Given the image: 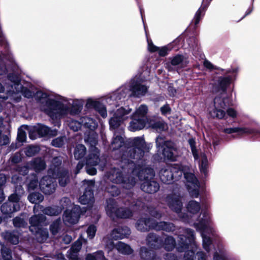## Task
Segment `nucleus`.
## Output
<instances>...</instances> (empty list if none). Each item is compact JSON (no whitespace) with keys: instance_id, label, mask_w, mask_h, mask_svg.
<instances>
[{"instance_id":"32","label":"nucleus","mask_w":260,"mask_h":260,"mask_svg":"<svg viewBox=\"0 0 260 260\" xmlns=\"http://www.w3.org/2000/svg\"><path fill=\"white\" fill-rule=\"evenodd\" d=\"M29 167L36 172L39 173L45 169L46 164L45 160L40 157L32 159L28 163Z\"/></svg>"},{"instance_id":"39","label":"nucleus","mask_w":260,"mask_h":260,"mask_svg":"<svg viewBox=\"0 0 260 260\" xmlns=\"http://www.w3.org/2000/svg\"><path fill=\"white\" fill-rule=\"evenodd\" d=\"M139 254L141 258L143 260H153L156 256L153 250H150L145 246L140 248Z\"/></svg>"},{"instance_id":"25","label":"nucleus","mask_w":260,"mask_h":260,"mask_svg":"<svg viewBox=\"0 0 260 260\" xmlns=\"http://www.w3.org/2000/svg\"><path fill=\"white\" fill-rule=\"evenodd\" d=\"M131 234L130 229L126 226H119L114 229L111 232V237L115 239H123Z\"/></svg>"},{"instance_id":"24","label":"nucleus","mask_w":260,"mask_h":260,"mask_svg":"<svg viewBox=\"0 0 260 260\" xmlns=\"http://www.w3.org/2000/svg\"><path fill=\"white\" fill-rule=\"evenodd\" d=\"M17 89V88L16 87H13L12 86V88H10L9 89L7 90L6 96H4L2 98L4 100H9L8 102H19L21 101L22 98L21 90L22 89V87H21V89Z\"/></svg>"},{"instance_id":"8","label":"nucleus","mask_w":260,"mask_h":260,"mask_svg":"<svg viewBox=\"0 0 260 260\" xmlns=\"http://www.w3.org/2000/svg\"><path fill=\"white\" fill-rule=\"evenodd\" d=\"M182 234L178 235V240L176 244L174 238L171 236H167L164 242L162 240L161 247L168 251L173 250L176 247V250L182 252L189 248V246H196L194 231L189 228L182 229Z\"/></svg>"},{"instance_id":"43","label":"nucleus","mask_w":260,"mask_h":260,"mask_svg":"<svg viewBox=\"0 0 260 260\" xmlns=\"http://www.w3.org/2000/svg\"><path fill=\"white\" fill-rule=\"evenodd\" d=\"M186 208L189 213L194 215L198 213L201 210V204L194 200H191L187 204Z\"/></svg>"},{"instance_id":"60","label":"nucleus","mask_w":260,"mask_h":260,"mask_svg":"<svg viewBox=\"0 0 260 260\" xmlns=\"http://www.w3.org/2000/svg\"><path fill=\"white\" fill-rule=\"evenodd\" d=\"M96 230L97 229L96 226L93 224H91L88 227L86 232L87 234L88 237L90 239H92L94 238Z\"/></svg>"},{"instance_id":"3","label":"nucleus","mask_w":260,"mask_h":260,"mask_svg":"<svg viewBox=\"0 0 260 260\" xmlns=\"http://www.w3.org/2000/svg\"><path fill=\"white\" fill-rule=\"evenodd\" d=\"M222 76L218 77L213 83V89L221 91V94L214 99L213 105L208 109L209 114L213 118L221 119L225 115V109L229 98L225 95L226 89L237 79L239 71V67H231L227 69H221Z\"/></svg>"},{"instance_id":"14","label":"nucleus","mask_w":260,"mask_h":260,"mask_svg":"<svg viewBox=\"0 0 260 260\" xmlns=\"http://www.w3.org/2000/svg\"><path fill=\"white\" fill-rule=\"evenodd\" d=\"M132 111L129 107L124 108L122 107L117 109L114 113L113 116L109 120L110 128L111 130L118 129L123 132L122 128L119 127L123 121L126 120Z\"/></svg>"},{"instance_id":"34","label":"nucleus","mask_w":260,"mask_h":260,"mask_svg":"<svg viewBox=\"0 0 260 260\" xmlns=\"http://www.w3.org/2000/svg\"><path fill=\"white\" fill-rule=\"evenodd\" d=\"M212 0H206V2L207 4H205L204 5H202L201 7L198 9V10L196 13L194 18L192 20L191 23H194V28L196 27L197 25L199 23L200 20L203 18L204 16L205 11L207 10V7L209 5L210 2Z\"/></svg>"},{"instance_id":"27","label":"nucleus","mask_w":260,"mask_h":260,"mask_svg":"<svg viewBox=\"0 0 260 260\" xmlns=\"http://www.w3.org/2000/svg\"><path fill=\"white\" fill-rule=\"evenodd\" d=\"M46 217L42 214H39L32 216L29 220L30 224L29 226L30 231H35L38 228H41V224L45 222Z\"/></svg>"},{"instance_id":"19","label":"nucleus","mask_w":260,"mask_h":260,"mask_svg":"<svg viewBox=\"0 0 260 260\" xmlns=\"http://www.w3.org/2000/svg\"><path fill=\"white\" fill-rule=\"evenodd\" d=\"M5 46V48L7 49L6 53L0 52V76L6 74L8 72L7 68L6 67L5 60H7L13 66V70H16L18 66L15 62V59L12 53L9 51V45L7 46L5 43H2Z\"/></svg>"},{"instance_id":"54","label":"nucleus","mask_w":260,"mask_h":260,"mask_svg":"<svg viewBox=\"0 0 260 260\" xmlns=\"http://www.w3.org/2000/svg\"><path fill=\"white\" fill-rule=\"evenodd\" d=\"M188 142L191 148V152L194 160H198L199 157L198 153V150L196 147V143L195 140L193 139H189L188 141Z\"/></svg>"},{"instance_id":"17","label":"nucleus","mask_w":260,"mask_h":260,"mask_svg":"<svg viewBox=\"0 0 260 260\" xmlns=\"http://www.w3.org/2000/svg\"><path fill=\"white\" fill-rule=\"evenodd\" d=\"M107 240V238H104V241L105 242V248L108 252L110 253L114 249L117 251L124 255H129L133 252V249L129 245L121 241L117 242L116 244L111 240Z\"/></svg>"},{"instance_id":"58","label":"nucleus","mask_w":260,"mask_h":260,"mask_svg":"<svg viewBox=\"0 0 260 260\" xmlns=\"http://www.w3.org/2000/svg\"><path fill=\"white\" fill-rule=\"evenodd\" d=\"M59 204L61 206L60 208L61 210L64 209H66V210L68 209L72 205L71 200L68 197H63L61 198L60 200Z\"/></svg>"},{"instance_id":"7","label":"nucleus","mask_w":260,"mask_h":260,"mask_svg":"<svg viewBox=\"0 0 260 260\" xmlns=\"http://www.w3.org/2000/svg\"><path fill=\"white\" fill-rule=\"evenodd\" d=\"M193 226L200 233L203 248L208 253L212 247L210 236L218 237L211 214L207 210L203 211L199 216L197 222L193 223Z\"/></svg>"},{"instance_id":"48","label":"nucleus","mask_w":260,"mask_h":260,"mask_svg":"<svg viewBox=\"0 0 260 260\" xmlns=\"http://www.w3.org/2000/svg\"><path fill=\"white\" fill-rule=\"evenodd\" d=\"M27 199L31 203L37 204L43 201L44 196L39 192H33L28 195Z\"/></svg>"},{"instance_id":"36","label":"nucleus","mask_w":260,"mask_h":260,"mask_svg":"<svg viewBox=\"0 0 260 260\" xmlns=\"http://www.w3.org/2000/svg\"><path fill=\"white\" fill-rule=\"evenodd\" d=\"M2 236L5 240L14 245L19 242V233L17 231H6L2 234Z\"/></svg>"},{"instance_id":"61","label":"nucleus","mask_w":260,"mask_h":260,"mask_svg":"<svg viewBox=\"0 0 260 260\" xmlns=\"http://www.w3.org/2000/svg\"><path fill=\"white\" fill-rule=\"evenodd\" d=\"M82 126V123L81 122V118L79 121L73 120L70 123V128L75 132L79 131Z\"/></svg>"},{"instance_id":"46","label":"nucleus","mask_w":260,"mask_h":260,"mask_svg":"<svg viewBox=\"0 0 260 260\" xmlns=\"http://www.w3.org/2000/svg\"><path fill=\"white\" fill-rule=\"evenodd\" d=\"M44 214L49 216H57L61 212V208L57 206L47 207L42 210Z\"/></svg>"},{"instance_id":"37","label":"nucleus","mask_w":260,"mask_h":260,"mask_svg":"<svg viewBox=\"0 0 260 260\" xmlns=\"http://www.w3.org/2000/svg\"><path fill=\"white\" fill-rule=\"evenodd\" d=\"M156 231H164L166 232H173L176 230V226L172 222L156 221Z\"/></svg>"},{"instance_id":"44","label":"nucleus","mask_w":260,"mask_h":260,"mask_svg":"<svg viewBox=\"0 0 260 260\" xmlns=\"http://www.w3.org/2000/svg\"><path fill=\"white\" fill-rule=\"evenodd\" d=\"M86 148L84 145H77L74 151L75 158L77 160L83 158L86 154Z\"/></svg>"},{"instance_id":"63","label":"nucleus","mask_w":260,"mask_h":260,"mask_svg":"<svg viewBox=\"0 0 260 260\" xmlns=\"http://www.w3.org/2000/svg\"><path fill=\"white\" fill-rule=\"evenodd\" d=\"M15 170L20 175L25 176L28 173V167L27 166H17Z\"/></svg>"},{"instance_id":"2","label":"nucleus","mask_w":260,"mask_h":260,"mask_svg":"<svg viewBox=\"0 0 260 260\" xmlns=\"http://www.w3.org/2000/svg\"><path fill=\"white\" fill-rule=\"evenodd\" d=\"M40 109L48 115L55 126L59 127L60 119L69 114L75 116L82 111L84 100L82 99L68 100L57 95L52 97L48 93L40 91L36 94Z\"/></svg>"},{"instance_id":"55","label":"nucleus","mask_w":260,"mask_h":260,"mask_svg":"<svg viewBox=\"0 0 260 260\" xmlns=\"http://www.w3.org/2000/svg\"><path fill=\"white\" fill-rule=\"evenodd\" d=\"M13 224L14 226L17 228L25 227L27 225V222L23 218L17 216L13 219Z\"/></svg>"},{"instance_id":"56","label":"nucleus","mask_w":260,"mask_h":260,"mask_svg":"<svg viewBox=\"0 0 260 260\" xmlns=\"http://www.w3.org/2000/svg\"><path fill=\"white\" fill-rule=\"evenodd\" d=\"M3 258L4 260H11L12 258L11 249L6 246L1 251Z\"/></svg>"},{"instance_id":"52","label":"nucleus","mask_w":260,"mask_h":260,"mask_svg":"<svg viewBox=\"0 0 260 260\" xmlns=\"http://www.w3.org/2000/svg\"><path fill=\"white\" fill-rule=\"evenodd\" d=\"M94 109L98 112L99 114L103 118L106 117L107 115V110L105 106L100 102L98 101Z\"/></svg>"},{"instance_id":"12","label":"nucleus","mask_w":260,"mask_h":260,"mask_svg":"<svg viewBox=\"0 0 260 260\" xmlns=\"http://www.w3.org/2000/svg\"><path fill=\"white\" fill-rule=\"evenodd\" d=\"M148 111V106L145 104H142L136 108L135 112L131 116V121L128 126L130 131H140L145 127L149 121Z\"/></svg>"},{"instance_id":"22","label":"nucleus","mask_w":260,"mask_h":260,"mask_svg":"<svg viewBox=\"0 0 260 260\" xmlns=\"http://www.w3.org/2000/svg\"><path fill=\"white\" fill-rule=\"evenodd\" d=\"M255 128L251 126H237L229 128H225L223 132L228 134L237 133L238 137L244 135H254Z\"/></svg>"},{"instance_id":"59","label":"nucleus","mask_w":260,"mask_h":260,"mask_svg":"<svg viewBox=\"0 0 260 260\" xmlns=\"http://www.w3.org/2000/svg\"><path fill=\"white\" fill-rule=\"evenodd\" d=\"M151 127L158 132H162L165 129V124L164 122L160 121L154 122L151 124Z\"/></svg>"},{"instance_id":"23","label":"nucleus","mask_w":260,"mask_h":260,"mask_svg":"<svg viewBox=\"0 0 260 260\" xmlns=\"http://www.w3.org/2000/svg\"><path fill=\"white\" fill-rule=\"evenodd\" d=\"M176 43L177 41L175 40L166 46L158 47L155 46L152 42L148 41V49L151 52H158L160 56H165L168 54L169 51L173 49L174 44H176Z\"/></svg>"},{"instance_id":"13","label":"nucleus","mask_w":260,"mask_h":260,"mask_svg":"<svg viewBox=\"0 0 260 260\" xmlns=\"http://www.w3.org/2000/svg\"><path fill=\"white\" fill-rule=\"evenodd\" d=\"M106 203V213L110 218H128L133 216V212L129 209L125 207L118 208L114 199H108Z\"/></svg>"},{"instance_id":"41","label":"nucleus","mask_w":260,"mask_h":260,"mask_svg":"<svg viewBox=\"0 0 260 260\" xmlns=\"http://www.w3.org/2000/svg\"><path fill=\"white\" fill-rule=\"evenodd\" d=\"M7 78L11 82L10 88L13 86V87L17 88V90L21 89L22 85L20 83V78L17 73H9L7 75Z\"/></svg>"},{"instance_id":"29","label":"nucleus","mask_w":260,"mask_h":260,"mask_svg":"<svg viewBox=\"0 0 260 260\" xmlns=\"http://www.w3.org/2000/svg\"><path fill=\"white\" fill-rule=\"evenodd\" d=\"M146 243L152 248L158 249L161 247L162 239L154 233H149L146 238Z\"/></svg>"},{"instance_id":"45","label":"nucleus","mask_w":260,"mask_h":260,"mask_svg":"<svg viewBox=\"0 0 260 260\" xmlns=\"http://www.w3.org/2000/svg\"><path fill=\"white\" fill-rule=\"evenodd\" d=\"M11 181L12 183L15 185L16 192L21 193L23 191V179L22 177H20L18 175H14L12 177Z\"/></svg>"},{"instance_id":"33","label":"nucleus","mask_w":260,"mask_h":260,"mask_svg":"<svg viewBox=\"0 0 260 260\" xmlns=\"http://www.w3.org/2000/svg\"><path fill=\"white\" fill-rule=\"evenodd\" d=\"M170 60L171 65L174 67L183 68L189 63L188 57L182 54H177L170 58Z\"/></svg>"},{"instance_id":"20","label":"nucleus","mask_w":260,"mask_h":260,"mask_svg":"<svg viewBox=\"0 0 260 260\" xmlns=\"http://www.w3.org/2000/svg\"><path fill=\"white\" fill-rule=\"evenodd\" d=\"M32 132L38 134L39 137L45 136H54L57 135V131L56 129H52L49 127L40 123H38L32 126L29 133V137L31 139H35L33 136Z\"/></svg>"},{"instance_id":"30","label":"nucleus","mask_w":260,"mask_h":260,"mask_svg":"<svg viewBox=\"0 0 260 260\" xmlns=\"http://www.w3.org/2000/svg\"><path fill=\"white\" fill-rule=\"evenodd\" d=\"M100 161V151L98 148L89 149V153L86 160V164L91 166H97Z\"/></svg>"},{"instance_id":"47","label":"nucleus","mask_w":260,"mask_h":260,"mask_svg":"<svg viewBox=\"0 0 260 260\" xmlns=\"http://www.w3.org/2000/svg\"><path fill=\"white\" fill-rule=\"evenodd\" d=\"M85 260H107L104 256V253L102 250L98 251L93 253L88 254Z\"/></svg>"},{"instance_id":"16","label":"nucleus","mask_w":260,"mask_h":260,"mask_svg":"<svg viewBox=\"0 0 260 260\" xmlns=\"http://www.w3.org/2000/svg\"><path fill=\"white\" fill-rule=\"evenodd\" d=\"M114 133V137L111 142V149H112L113 151H118L119 154V159L116 162L117 164L118 167L117 168H120L119 167V163L120 161L121 160V157L123 153H125V151L126 150L127 147L124 145V142L123 138L122 136L116 135L117 131H120L119 133H122L120 130L115 129L113 130ZM127 154V153H126ZM117 157L116 159H118Z\"/></svg>"},{"instance_id":"6","label":"nucleus","mask_w":260,"mask_h":260,"mask_svg":"<svg viewBox=\"0 0 260 260\" xmlns=\"http://www.w3.org/2000/svg\"><path fill=\"white\" fill-rule=\"evenodd\" d=\"M48 174V175L42 177L39 183L41 190L45 194L49 195L55 191L57 186L56 178L58 179L59 184L62 187L69 182V172L63 167L60 157L53 158Z\"/></svg>"},{"instance_id":"62","label":"nucleus","mask_w":260,"mask_h":260,"mask_svg":"<svg viewBox=\"0 0 260 260\" xmlns=\"http://www.w3.org/2000/svg\"><path fill=\"white\" fill-rule=\"evenodd\" d=\"M17 192L15 190V192L9 197L8 202H11L14 205L17 204L18 206H20L19 200L20 198Z\"/></svg>"},{"instance_id":"4","label":"nucleus","mask_w":260,"mask_h":260,"mask_svg":"<svg viewBox=\"0 0 260 260\" xmlns=\"http://www.w3.org/2000/svg\"><path fill=\"white\" fill-rule=\"evenodd\" d=\"M188 166H182L178 164L167 166L162 168L159 172V176L162 182L171 184L178 181L184 175L186 180V187L190 196L198 198L199 195L200 183L194 175L190 172Z\"/></svg>"},{"instance_id":"26","label":"nucleus","mask_w":260,"mask_h":260,"mask_svg":"<svg viewBox=\"0 0 260 260\" xmlns=\"http://www.w3.org/2000/svg\"><path fill=\"white\" fill-rule=\"evenodd\" d=\"M213 259V260H235L234 258L229 256L224 247L220 243L217 245V249L214 253Z\"/></svg>"},{"instance_id":"9","label":"nucleus","mask_w":260,"mask_h":260,"mask_svg":"<svg viewBox=\"0 0 260 260\" xmlns=\"http://www.w3.org/2000/svg\"><path fill=\"white\" fill-rule=\"evenodd\" d=\"M156 147L158 151H161L162 157L158 154L153 156L154 160L161 161L164 160L174 162L178 160L180 155L179 147L172 141L167 140L165 138L158 136L155 139Z\"/></svg>"},{"instance_id":"50","label":"nucleus","mask_w":260,"mask_h":260,"mask_svg":"<svg viewBox=\"0 0 260 260\" xmlns=\"http://www.w3.org/2000/svg\"><path fill=\"white\" fill-rule=\"evenodd\" d=\"M208 161L207 156L203 155L202 157L201 162L200 164V169L201 172L203 174L205 177L208 175Z\"/></svg>"},{"instance_id":"1","label":"nucleus","mask_w":260,"mask_h":260,"mask_svg":"<svg viewBox=\"0 0 260 260\" xmlns=\"http://www.w3.org/2000/svg\"><path fill=\"white\" fill-rule=\"evenodd\" d=\"M132 147H127L120 161L119 167L113 168L108 173V178L112 182L121 184L122 187L129 189L136 183V178L129 174H134L139 161L144 156L145 151L149 149L144 139L141 137L134 138L131 140Z\"/></svg>"},{"instance_id":"53","label":"nucleus","mask_w":260,"mask_h":260,"mask_svg":"<svg viewBox=\"0 0 260 260\" xmlns=\"http://www.w3.org/2000/svg\"><path fill=\"white\" fill-rule=\"evenodd\" d=\"M107 192L111 196L116 197L120 194V189L115 185H109L106 188Z\"/></svg>"},{"instance_id":"5","label":"nucleus","mask_w":260,"mask_h":260,"mask_svg":"<svg viewBox=\"0 0 260 260\" xmlns=\"http://www.w3.org/2000/svg\"><path fill=\"white\" fill-rule=\"evenodd\" d=\"M149 87L144 84L139 76H136L114 91L106 98V102L113 107L120 106L126 98H140L146 95Z\"/></svg>"},{"instance_id":"28","label":"nucleus","mask_w":260,"mask_h":260,"mask_svg":"<svg viewBox=\"0 0 260 260\" xmlns=\"http://www.w3.org/2000/svg\"><path fill=\"white\" fill-rule=\"evenodd\" d=\"M84 141L86 144L89 145L90 149L98 148L96 146L98 143V135L93 131H89L86 132L84 137Z\"/></svg>"},{"instance_id":"57","label":"nucleus","mask_w":260,"mask_h":260,"mask_svg":"<svg viewBox=\"0 0 260 260\" xmlns=\"http://www.w3.org/2000/svg\"><path fill=\"white\" fill-rule=\"evenodd\" d=\"M65 137H59L52 140L51 145L55 147L60 148L64 144Z\"/></svg>"},{"instance_id":"10","label":"nucleus","mask_w":260,"mask_h":260,"mask_svg":"<svg viewBox=\"0 0 260 260\" xmlns=\"http://www.w3.org/2000/svg\"><path fill=\"white\" fill-rule=\"evenodd\" d=\"M139 170L137 176L139 180L143 181L141 184V189L148 193L156 192L160 186L159 183L154 179V170L149 167H139Z\"/></svg>"},{"instance_id":"18","label":"nucleus","mask_w":260,"mask_h":260,"mask_svg":"<svg viewBox=\"0 0 260 260\" xmlns=\"http://www.w3.org/2000/svg\"><path fill=\"white\" fill-rule=\"evenodd\" d=\"M83 184L85 186V191L82 196L80 197L79 202L83 204L86 205L93 202V188L94 181L92 180H84Z\"/></svg>"},{"instance_id":"35","label":"nucleus","mask_w":260,"mask_h":260,"mask_svg":"<svg viewBox=\"0 0 260 260\" xmlns=\"http://www.w3.org/2000/svg\"><path fill=\"white\" fill-rule=\"evenodd\" d=\"M20 208V206H18L17 204L14 205L11 202L8 201L2 205L1 210L3 214L9 215L19 210Z\"/></svg>"},{"instance_id":"11","label":"nucleus","mask_w":260,"mask_h":260,"mask_svg":"<svg viewBox=\"0 0 260 260\" xmlns=\"http://www.w3.org/2000/svg\"><path fill=\"white\" fill-rule=\"evenodd\" d=\"M177 190L176 193L175 189L173 191V193L168 195L166 201L169 208L176 213L180 219L183 222L190 223L192 222V219L187 213H182L181 212L183 203L182 202V195L181 188L178 187V185L176 184Z\"/></svg>"},{"instance_id":"64","label":"nucleus","mask_w":260,"mask_h":260,"mask_svg":"<svg viewBox=\"0 0 260 260\" xmlns=\"http://www.w3.org/2000/svg\"><path fill=\"white\" fill-rule=\"evenodd\" d=\"M98 101L94 100L91 98H88L86 100L85 108L88 110L94 109Z\"/></svg>"},{"instance_id":"38","label":"nucleus","mask_w":260,"mask_h":260,"mask_svg":"<svg viewBox=\"0 0 260 260\" xmlns=\"http://www.w3.org/2000/svg\"><path fill=\"white\" fill-rule=\"evenodd\" d=\"M35 235L37 241L40 243L45 242L48 238L49 233L47 229L38 228L35 231H30Z\"/></svg>"},{"instance_id":"51","label":"nucleus","mask_w":260,"mask_h":260,"mask_svg":"<svg viewBox=\"0 0 260 260\" xmlns=\"http://www.w3.org/2000/svg\"><path fill=\"white\" fill-rule=\"evenodd\" d=\"M61 224V220L60 219H57L54 220L49 226V229L52 235H55L58 233L60 228Z\"/></svg>"},{"instance_id":"21","label":"nucleus","mask_w":260,"mask_h":260,"mask_svg":"<svg viewBox=\"0 0 260 260\" xmlns=\"http://www.w3.org/2000/svg\"><path fill=\"white\" fill-rule=\"evenodd\" d=\"M156 220L150 217L140 218L136 223V229L141 232H147L150 230H155Z\"/></svg>"},{"instance_id":"42","label":"nucleus","mask_w":260,"mask_h":260,"mask_svg":"<svg viewBox=\"0 0 260 260\" xmlns=\"http://www.w3.org/2000/svg\"><path fill=\"white\" fill-rule=\"evenodd\" d=\"M82 247L81 242L78 240L75 241L72 245L71 248L68 251L69 257L71 258L76 259L78 256V252L80 250Z\"/></svg>"},{"instance_id":"40","label":"nucleus","mask_w":260,"mask_h":260,"mask_svg":"<svg viewBox=\"0 0 260 260\" xmlns=\"http://www.w3.org/2000/svg\"><path fill=\"white\" fill-rule=\"evenodd\" d=\"M81 122L82 123V126L88 128L89 131H93L98 126L96 121L93 118L87 116L81 117Z\"/></svg>"},{"instance_id":"31","label":"nucleus","mask_w":260,"mask_h":260,"mask_svg":"<svg viewBox=\"0 0 260 260\" xmlns=\"http://www.w3.org/2000/svg\"><path fill=\"white\" fill-rule=\"evenodd\" d=\"M189 46L192 48V54L199 59H204L205 55L198 46V41L194 37L190 38Z\"/></svg>"},{"instance_id":"15","label":"nucleus","mask_w":260,"mask_h":260,"mask_svg":"<svg viewBox=\"0 0 260 260\" xmlns=\"http://www.w3.org/2000/svg\"><path fill=\"white\" fill-rule=\"evenodd\" d=\"M86 211L85 208H81L79 206L74 205L71 210L67 209L64 212L62 217L63 222L67 225L75 224L78 222L80 216Z\"/></svg>"},{"instance_id":"49","label":"nucleus","mask_w":260,"mask_h":260,"mask_svg":"<svg viewBox=\"0 0 260 260\" xmlns=\"http://www.w3.org/2000/svg\"><path fill=\"white\" fill-rule=\"evenodd\" d=\"M40 151L39 146L35 145H29L24 149V153L28 157H32L38 153Z\"/></svg>"}]
</instances>
